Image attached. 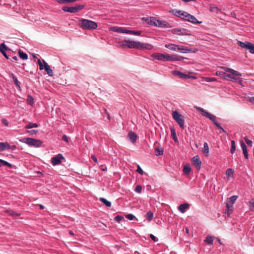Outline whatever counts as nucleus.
Here are the masks:
<instances>
[{
	"mask_svg": "<svg viewBox=\"0 0 254 254\" xmlns=\"http://www.w3.org/2000/svg\"><path fill=\"white\" fill-rule=\"evenodd\" d=\"M205 81L207 82H213L216 81V79L214 77H206Z\"/></svg>",
	"mask_w": 254,
	"mask_h": 254,
	"instance_id": "51",
	"label": "nucleus"
},
{
	"mask_svg": "<svg viewBox=\"0 0 254 254\" xmlns=\"http://www.w3.org/2000/svg\"><path fill=\"white\" fill-rule=\"evenodd\" d=\"M69 234H70V235H71V236H74V233L72 232V230H70V231H69Z\"/></svg>",
	"mask_w": 254,
	"mask_h": 254,
	"instance_id": "64",
	"label": "nucleus"
},
{
	"mask_svg": "<svg viewBox=\"0 0 254 254\" xmlns=\"http://www.w3.org/2000/svg\"><path fill=\"white\" fill-rule=\"evenodd\" d=\"M62 139L66 142H68V138L66 135H64L63 136Z\"/></svg>",
	"mask_w": 254,
	"mask_h": 254,
	"instance_id": "59",
	"label": "nucleus"
},
{
	"mask_svg": "<svg viewBox=\"0 0 254 254\" xmlns=\"http://www.w3.org/2000/svg\"><path fill=\"white\" fill-rule=\"evenodd\" d=\"M27 102L28 104L31 105L34 103V99L31 95H28Z\"/></svg>",
	"mask_w": 254,
	"mask_h": 254,
	"instance_id": "41",
	"label": "nucleus"
},
{
	"mask_svg": "<svg viewBox=\"0 0 254 254\" xmlns=\"http://www.w3.org/2000/svg\"><path fill=\"white\" fill-rule=\"evenodd\" d=\"M232 76H236V75H234L231 73H225V75L224 79H226V80H230L231 78L232 77Z\"/></svg>",
	"mask_w": 254,
	"mask_h": 254,
	"instance_id": "43",
	"label": "nucleus"
},
{
	"mask_svg": "<svg viewBox=\"0 0 254 254\" xmlns=\"http://www.w3.org/2000/svg\"><path fill=\"white\" fill-rule=\"evenodd\" d=\"M204 242L208 245H212L213 242V237L211 236H207L204 240Z\"/></svg>",
	"mask_w": 254,
	"mask_h": 254,
	"instance_id": "29",
	"label": "nucleus"
},
{
	"mask_svg": "<svg viewBox=\"0 0 254 254\" xmlns=\"http://www.w3.org/2000/svg\"><path fill=\"white\" fill-rule=\"evenodd\" d=\"M18 54L20 58L23 60H26L28 58V56L26 54L23 53L21 51H19Z\"/></svg>",
	"mask_w": 254,
	"mask_h": 254,
	"instance_id": "35",
	"label": "nucleus"
},
{
	"mask_svg": "<svg viewBox=\"0 0 254 254\" xmlns=\"http://www.w3.org/2000/svg\"><path fill=\"white\" fill-rule=\"evenodd\" d=\"M0 163L1 164L0 165V166H1L2 165L7 166L9 167V168L12 167V165L11 164L9 163L8 162H7L4 160L0 159Z\"/></svg>",
	"mask_w": 254,
	"mask_h": 254,
	"instance_id": "40",
	"label": "nucleus"
},
{
	"mask_svg": "<svg viewBox=\"0 0 254 254\" xmlns=\"http://www.w3.org/2000/svg\"><path fill=\"white\" fill-rule=\"evenodd\" d=\"M62 159H64L63 156L61 154H59L52 158V163L54 166L58 165L61 163Z\"/></svg>",
	"mask_w": 254,
	"mask_h": 254,
	"instance_id": "12",
	"label": "nucleus"
},
{
	"mask_svg": "<svg viewBox=\"0 0 254 254\" xmlns=\"http://www.w3.org/2000/svg\"><path fill=\"white\" fill-rule=\"evenodd\" d=\"M28 132L32 134L33 133H36L38 132V131L36 130H32L31 131H28Z\"/></svg>",
	"mask_w": 254,
	"mask_h": 254,
	"instance_id": "61",
	"label": "nucleus"
},
{
	"mask_svg": "<svg viewBox=\"0 0 254 254\" xmlns=\"http://www.w3.org/2000/svg\"><path fill=\"white\" fill-rule=\"evenodd\" d=\"M165 47L168 49H169L171 50L176 52L186 53L187 52H190L191 51L190 49L187 47L181 45H177L174 44H166L165 45Z\"/></svg>",
	"mask_w": 254,
	"mask_h": 254,
	"instance_id": "3",
	"label": "nucleus"
},
{
	"mask_svg": "<svg viewBox=\"0 0 254 254\" xmlns=\"http://www.w3.org/2000/svg\"><path fill=\"white\" fill-rule=\"evenodd\" d=\"M112 30L113 31L118 32V33H122L127 34V29L123 28V27H114L112 28Z\"/></svg>",
	"mask_w": 254,
	"mask_h": 254,
	"instance_id": "18",
	"label": "nucleus"
},
{
	"mask_svg": "<svg viewBox=\"0 0 254 254\" xmlns=\"http://www.w3.org/2000/svg\"><path fill=\"white\" fill-rule=\"evenodd\" d=\"M226 174L228 177H231L233 176V171L231 169H228L226 170Z\"/></svg>",
	"mask_w": 254,
	"mask_h": 254,
	"instance_id": "48",
	"label": "nucleus"
},
{
	"mask_svg": "<svg viewBox=\"0 0 254 254\" xmlns=\"http://www.w3.org/2000/svg\"><path fill=\"white\" fill-rule=\"evenodd\" d=\"M84 5H76L73 7L68 6H63L62 10L65 12H68L70 13H76L79 10H81L84 7Z\"/></svg>",
	"mask_w": 254,
	"mask_h": 254,
	"instance_id": "7",
	"label": "nucleus"
},
{
	"mask_svg": "<svg viewBox=\"0 0 254 254\" xmlns=\"http://www.w3.org/2000/svg\"><path fill=\"white\" fill-rule=\"evenodd\" d=\"M225 73L226 72L222 71H217L215 72V75L217 76H220V77L224 78L225 75Z\"/></svg>",
	"mask_w": 254,
	"mask_h": 254,
	"instance_id": "45",
	"label": "nucleus"
},
{
	"mask_svg": "<svg viewBox=\"0 0 254 254\" xmlns=\"http://www.w3.org/2000/svg\"><path fill=\"white\" fill-rule=\"evenodd\" d=\"M250 210H252V207L254 208V199H252L250 201Z\"/></svg>",
	"mask_w": 254,
	"mask_h": 254,
	"instance_id": "55",
	"label": "nucleus"
},
{
	"mask_svg": "<svg viewBox=\"0 0 254 254\" xmlns=\"http://www.w3.org/2000/svg\"><path fill=\"white\" fill-rule=\"evenodd\" d=\"M123 219V217L120 215H117L115 217V220L118 222H120Z\"/></svg>",
	"mask_w": 254,
	"mask_h": 254,
	"instance_id": "53",
	"label": "nucleus"
},
{
	"mask_svg": "<svg viewBox=\"0 0 254 254\" xmlns=\"http://www.w3.org/2000/svg\"><path fill=\"white\" fill-rule=\"evenodd\" d=\"M172 73L174 75L178 76L180 78H183V79H189V78H194V79L196 78V77H195L194 76H191L189 75L185 74L179 70H173L172 71Z\"/></svg>",
	"mask_w": 254,
	"mask_h": 254,
	"instance_id": "10",
	"label": "nucleus"
},
{
	"mask_svg": "<svg viewBox=\"0 0 254 254\" xmlns=\"http://www.w3.org/2000/svg\"><path fill=\"white\" fill-rule=\"evenodd\" d=\"M231 153L233 154L236 150V145L235 142L234 140H232L231 142Z\"/></svg>",
	"mask_w": 254,
	"mask_h": 254,
	"instance_id": "38",
	"label": "nucleus"
},
{
	"mask_svg": "<svg viewBox=\"0 0 254 254\" xmlns=\"http://www.w3.org/2000/svg\"><path fill=\"white\" fill-rule=\"evenodd\" d=\"M22 142L30 146L36 147H39L42 143V142L40 140L28 137L23 138L22 139Z\"/></svg>",
	"mask_w": 254,
	"mask_h": 254,
	"instance_id": "5",
	"label": "nucleus"
},
{
	"mask_svg": "<svg viewBox=\"0 0 254 254\" xmlns=\"http://www.w3.org/2000/svg\"><path fill=\"white\" fill-rule=\"evenodd\" d=\"M196 109L198 110L199 111H200L202 115L203 116H205L206 117V118H208L209 120H210L212 122H213V121H215V120H216V116H215L214 115H213L212 114H211L210 113H209V112H208L207 111H205V110H204L203 108H200V107H196Z\"/></svg>",
	"mask_w": 254,
	"mask_h": 254,
	"instance_id": "9",
	"label": "nucleus"
},
{
	"mask_svg": "<svg viewBox=\"0 0 254 254\" xmlns=\"http://www.w3.org/2000/svg\"><path fill=\"white\" fill-rule=\"evenodd\" d=\"M38 127V125L35 123H29L25 127L26 128H31L33 127Z\"/></svg>",
	"mask_w": 254,
	"mask_h": 254,
	"instance_id": "33",
	"label": "nucleus"
},
{
	"mask_svg": "<svg viewBox=\"0 0 254 254\" xmlns=\"http://www.w3.org/2000/svg\"><path fill=\"white\" fill-rule=\"evenodd\" d=\"M99 200L103 202L106 206L110 207L111 206V202L107 200L106 199L103 197H100Z\"/></svg>",
	"mask_w": 254,
	"mask_h": 254,
	"instance_id": "28",
	"label": "nucleus"
},
{
	"mask_svg": "<svg viewBox=\"0 0 254 254\" xmlns=\"http://www.w3.org/2000/svg\"><path fill=\"white\" fill-rule=\"evenodd\" d=\"M142 20H145L147 24L150 25L158 26L160 27H165L166 25L164 22L159 20H157L153 17L142 18Z\"/></svg>",
	"mask_w": 254,
	"mask_h": 254,
	"instance_id": "4",
	"label": "nucleus"
},
{
	"mask_svg": "<svg viewBox=\"0 0 254 254\" xmlns=\"http://www.w3.org/2000/svg\"><path fill=\"white\" fill-rule=\"evenodd\" d=\"M43 63L45 64V70L47 74L51 76H53V71L50 67V66L44 61L43 60Z\"/></svg>",
	"mask_w": 254,
	"mask_h": 254,
	"instance_id": "17",
	"label": "nucleus"
},
{
	"mask_svg": "<svg viewBox=\"0 0 254 254\" xmlns=\"http://www.w3.org/2000/svg\"><path fill=\"white\" fill-rule=\"evenodd\" d=\"M182 15L185 18L186 20L192 22L193 23H199L200 22L197 21V19L194 16L189 14L187 12H184L182 13Z\"/></svg>",
	"mask_w": 254,
	"mask_h": 254,
	"instance_id": "11",
	"label": "nucleus"
},
{
	"mask_svg": "<svg viewBox=\"0 0 254 254\" xmlns=\"http://www.w3.org/2000/svg\"><path fill=\"white\" fill-rule=\"evenodd\" d=\"M39 65V69L40 70H43V69H45V64L43 63V64L42 63V62L41 61V60L40 59H39L38 60V62H37Z\"/></svg>",
	"mask_w": 254,
	"mask_h": 254,
	"instance_id": "47",
	"label": "nucleus"
},
{
	"mask_svg": "<svg viewBox=\"0 0 254 254\" xmlns=\"http://www.w3.org/2000/svg\"><path fill=\"white\" fill-rule=\"evenodd\" d=\"M238 198V196L237 195H233L230 198H228L229 200V203L230 205H232L235 202L236 200H237Z\"/></svg>",
	"mask_w": 254,
	"mask_h": 254,
	"instance_id": "30",
	"label": "nucleus"
},
{
	"mask_svg": "<svg viewBox=\"0 0 254 254\" xmlns=\"http://www.w3.org/2000/svg\"><path fill=\"white\" fill-rule=\"evenodd\" d=\"M250 101L251 103L254 104V96L251 97L250 99Z\"/></svg>",
	"mask_w": 254,
	"mask_h": 254,
	"instance_id": "62",
	"label": "nucleus"
},
{
	"mask_svg": "<svg viewBox=\"0 0 254 254\" xmlns=\"http://www.w3.org/2000/svg\"><path fill=\"white\" fill-rule=\"evenodd\" d=\"M8 48L6 47L4 43H2L0 44V52L2 54V55L4 56V57L8 59V57L5 51L8 50Z\"/></svg>",
	"mask_w": 254,
	"mask_h": 254,
	"instance_id": "14",
	"label": "nucleus"
},
{
	"mask_svg": "<svg viewBox=\"0 0 254 254\" xmlns=\"http://www.w3.org/2000/svg\"><path fill=\"white\" fill-rule=\"evenodd\" d=\"M142 190V187L140 185L137 186L135 188V191L137 193H141Z\"/></svg>",
	"mask_w": 254,
	"mask_h": 254,
	"instance_id": "49",
	"label": "nucleus"
},
{
	"mask_svg": "<svg viewBox=\"0 0 254 254\" xmlns=\"http://www.w3.org/2000/svg\"><path fill=\"white\" fill-rule=\"evenodd\" d=\"M209 147L208 144L206 142H204L203 144V147L202 148V152L206 157L209 155Z\"/></svg>",
	"mask_w": 254,
	"mask_h": 254,
	"instance_id": "22",
	"label": "nucleus"
},
{
	"mask_svg": "<svg viewBox=\"0 0 254 254\" xmlns=\"http://www.w3.org/2000/svg\"><path fill=\"white\" fill-rule=\"evenodd\" d=\"M240 144L242 148L245 158L246 159H248L249 154L246 144L242 140L240 141Z\"/></svg>",
	"mask_w": 254,
	"mask_h": 254,
	"instance_id": "16",
	"label": "nucleus"
},
{
	"mask_svg": "<svg viewBox=\"0 0 254 254\" xmlns=\"http://www.w3.org/2000/svg\"><path fill=\"white\" fill-rule=\"evenodd\" d=\"M152 57L160 61H164V54L162 53H157L156 54H153Z\"/></svg>",
	"mask_w": 254,
	"mask_h": 254,
	"instance_id": "20",
	"label": "nucleus"
},
{
	"mask_svg": "<svg viewBox=\"0 0 254 254\" xmlns=\"http://www.w3.org/2000/svg\"><path fill=\"white\" fill-rule=\"evenodd\" d=\"M237 76H232V77L231 78L230 80H233V81H239V82H241V79L238 78V77H237Z\"/></svg>",
	"mask_w": 254,
	"mask_h": 254,
	"instance_id": "54",
	"label": "nucleus"
},
{
	"mask_svg": "<svg viewBox=\"0 0 254 254\" xmlns=\"http://www.w3.org/2000/svg\"><path fill=\"white\" fill-rule=\"evenodd\" d=\"M1 122L5 126H8V122H7V121L5 119H2L1 120Z\"/></svg>",
	"mask_w": 254,
	"mask_h": 254,
	"instance_id": "58",
	"label": "nucleus"
},
{
	"mask_svg": "<svg viewBox=\"0 0 254 254\" xmlns=\"http://www.w3.org/2000/svg\"><path fill=\"white\" fill-rule=\"evenodd\" d=\"M119 46L122 48H127L129 49H137L140 50H148L153 49V46L148 43H141L139 41H130L125 40L119 43Z\"/></svg>",
	"mask_w": 254,
	"mask_h": 254,
	"instance_id": "1",
	"label": "nucleus"
},
{
	"mask_svg": "<svg viewBox=\"0 0 254 254\" xmlns=\"http://www.w3.org/2000/svg\"><path fill=\"white\" fill-rule=\"evenodd\" d=\"M173 118L176 121L180 127L184 129V119L183 117L180 115L177 111H175L173 112Z\"/></svg>",
	"mask_w": 254,
	"mask_h": 254,
	"instance_id": "6",
	"label": "nucleus"
},
{
	"mask_svg": "<svg viewBox=\"0 0 254 254\" xmlns=\"http://www.w3.org/2000/svg\"><path fill=\"white\" fill-rule=\"evenodd\" d=\"M7 212L9 214V215L13 216H18L20 215V214H18L16 212L12 211V210H8Z\"/></svg>",
	"mask_w": 254,
	"mask_h": 254,
	"instance_id": "46",
	"label": "nucleus"
},
{
	"mask_svg": "<svg viewBox=\"0 0 254 254\" xmlns=\"http://www.w3.org/2000/svg\"><path fill=\"white\" fill-rule=\"evenodd\" d=\"M126 218L130 220H132L135 218V216L133 214H128L126 215Z\"/></svg>",
	"mask_w": 254,
	"mask_h": 254,
	"instance_id": "52",
	"label": "nucleus"
},
{
	"mask_svg": "<svg viewBox=\"0 0 254 254\" xmlns=\"http://www.w3.org/2000/svg\"><path fill=\"white\" fill-rule=\"evenodd\" d=\"M174 55H170L168 54H164V61H173Z\"/></svg>",
	"mask_w": 254,
	"mask_h": 254,
	"instance_id": "34",
	"label": "nucleus"
},
{
	"mask_svg": "<svg viewBox=\"0 0 254 254\" xmlns=\"http://www.w3.org/2000/svg\"><path fill=\"white\" fill-rule=\"evenodd\" d=\"M127 34L135 35H140L141 34V31H133V30H127Z\"/></svg>",
	"mask_w": 254,
	"mask_h": 254,
	"instance_id": "32",
	"label": "nucleus"
},
{
	"mask_svg": "<svg viewBox=\"0 0 254 254\" xmlns=\"http://www.w3.org/2000/svg\"><path fill=\"white\" fill-rule=\"evenodd\" d=\"M191 171V168L189 166H185L183 169V172L184 173L188 175L190 174Z\"/></svg>",
	"mask_w": 254,
	"mask_h": 254,
	"instance_id": "36",
	"label": "nucleus"
},
{
	"mask_svg": "<svg viewBox=\"0 0 254 254\" xmlns=\"http://www.w3.org/2000/svg\"><path fill=\"white\" fill-rule=\"evenodd\" d=\"M192 163L197 169H200L201 161L200 160L198 156H195L192 158Z\"/></svg>",
	"mask_w": 254,
	"mask_h": 254,
	"instance_id": "13",
	"label": "nucleus"
},
{
	"mask_svg": "<svg viewBox=\"0 0 254 254\" xmlns=\"http://www.w3.org/2000/svg\"><path fill=\"white\" fill-rule=\"evenodd\" d=\"M150 237L154 242H156L158 241V239L156 237H155L153 234H150Z\"/></svg>",
	"mask_w": 254,
	"mask_h": 254,
	"instance_id": "57",
	"label": "nucleus"
},
{
	"mask_svg": "<svg viewBox=\"0 0 254 254\" xmlns=\"http://www.w3.org/2000/svg\"><path fill=\"white\" fill-rule=\"evenodd\" d=\"M184 31L185 29L183 28H174L172 30V33L179 35L184 34Z\"/></svg>",
	"mask_w": 254,
	"mask_h": 254,
	"instance_id": "23",
	"label": "nucleus"
},
{
	"mask_svg": "<svg viewBox=\"0 0 254 254\" xmlns=\"http://www.w3.org/2000/svg\"><path fill=\"white\" fill-rule=\"evenodd\" d=\"M184 59L183 57H178L175 55H174L173 61H182Z\"/></svg>",
	"mask_w": 254,
	"mask_h": 254,
	"instance_id": "44",
	"label": "nucleus"
},
{
	"mask_svg": "<svg viewBox=\"0 0 254 254\" xmlns=\"http://www.w3.org/2000/svg\"><path fill=\"white\" fill-rule=\"evenodd\" d=\"M78 26L83 30H92L97 28V23L86 19H81L78 21Z\"/></svg>",
	"mask_w": 254,
	"mask_h": 254,
	"instance_id": "2",
	"label": "nucleus"
},
{
	"mask_svg": "<svg viewBox=\"0 0 254 254\" xmlns=\"http://www.w3.org/2000/svg\"><path fill=\"white\" fill-rule=\"evenodd\" d=\"M91 158L95 162H96L97 163H98L97 159L96 158V157H95V155H91Z\"/></svg>",
	"mask_w": 254,
	"mask_h": 254,
	"instance_id": "60",
	"label": "nucleus"
},
{
	"mask_svg": "<svg viewBox=\"0 0 254 254\" xmlns=\"http://www.w3.org/2000/svg\"><path fill=\"white\" fill-rule=\"evenodd\" d=\"M237 43L241 48L248 49L251 53L254 54V44L249 42H243L240 41Z\"/></svg>",
	"mask_w": 254,
	"mask_h": 254,
	"instance_id": "8",
	"label": "nucleus"
},
{
	"mask_svg": "<svg viewBox=\"0 0 254 254\" xmlns=\"http://www.w3.org/2000/svg\"><path fill=\"white\" fill-rule=\"evenodd\" d=\"M153 212H152L151 211H149L147 212L146 215H145V217H146V219L148 221H150L151 220H152L153 218Z\"/></svg>",
	"mask_w": 254,
	"mask_h": 254,
	"instance_id": "27",
	"label": "nucleus"
},
{
	"mask_svg": "<svg viewBox=\"0 0 254 254\" xmlns=\"http://www.w3.org/2000/svg\"><path fill=\"white\" fill-rule=\"evenodd\" d=\"M215 125L219 129H220L222 131L225 133H226V130H225L220 125V124L216 121L213 122Z\"/></svg>",
	"mask_w": 254,
	"mask_h": 254,
	"instance_id": "42",
	"label": "nucleus"
},
{
	"mask_svg": "<svg viewBox=\"0 0 254 254\" xmlns=\"http://www.w3.org/2000/svg\"><path fill=\"white\" fill-rule=\"evenodd\" d=\"M171 136H172L173 139H174V140L175 141H177L178 138L176 136L175 129L173 127H172L171 128Z\"/></svg>",
	"mask_w": 254,
	"mask_h": 254,
	"instance_id": "31",
	"label": "nucleus"
},
{
	"mask_svg": "<svg viewBox=\"0 0 254 254\" xmlns=\"http://www.w3.org/2000/svg\"><path fill=\"white\" fill-rule=\"evenodd\" d=\"M220 68L223 69L224 71L229 72L231 73H233L234 75H236V76H241L242 75V74L240 72H239L233 69L230 68L225 67V66H221V67H220Z\"/></svg>",
	"mask_w": 254,
	"mask_h": 254,
	"instance_id": "15",
	"label": "nucleus"
},
{
	"mask_svg": "<svg viewBox=\"0 0 254 254\" xmlns=\"http://www.w3.org/2000/svg\"><path fill=\"white\" fill-rule=\"evenodd\" d=\"M11 148L10 145L7 142H0V150L3 151L6 149H9Z\"/></svg>",
	"mask_w": 254,
	"mask_h": 254,
	"instance_id": "21",
	"label": "nucleus"
},
{
	"mask_svg": "<svg viewBox=\"0 0 254 254\" xmlns=\"http://www.w3.org/2000/svg\"><path fill=\"white\" fill-rule=\"evenodd\" d=\"M12 61H17L18 58L16 56H14L12 57Z\"/></svg>",
	"mask_w": 254,
	"mask_h": 254,
	"instance_id": "63",
	"label": "nucleus"
},
{
	"mask_svg": "<svg viewBox=\"0 0 254 254\" xmlns=\"http://www.w3.org/2000/svg\"><path fill=\"white\" fill-rule=\"evenodd\" d=\"M155 154L158 155H161L163 153V150L161 148L157 147L155 150Z\"/></svg>",
	"mask_w": 254,
	"mask_h": 254,
	"instance_id": "37",
	"label": "nucleus"
},
{
	"mask_svg": "<svg viewBox=\"0 0 254 254\" xmlns=\"http://www.w3.org/2000/svg\"><path fill=\"white\" fill-rule=\"evenodd\" d=\"M128 137L131 142L134 143L137 138V135L134 132L130 131L128 134Z\"/></svg>",
	"mask_w": 254,
	"mask_h": 254,
	"instance_id": "19",
	"label": "nucleus"
},
{
	"mask_svg": "<svg viewBox=\"0 0 254 254\" xmlns=\"http://www.w3.org/2000/svg\"><path fill=\"white\" fill-rule=\"evenodd\" d=\"M137 172L141 175H142L143 174V171L139 165H137Z\"/></svg>",
	"mask_w": 254,
	"mask_h": 254,
	"instance_id": "56",
	"label": "nucleus"
},
{
	"mask_svg": "<svg viewBox=\"0 0 254 254\" xmlns=\"http://www.w3.org/2000/svg\"><path fill=\"white\" fill-rule=\"evenodd\" d=\"M244 139L246 141V142L247 143V144L250 146H252V141L251 140H250V139H249L247 137H244Z\"/></svg>",
	"mask_w": 254,
	"mask_h": 254,
	"instance_id": "50",
	"label": "nucleus"
},
{
	"mask_svg": "<svg viewBox=\"0 0 254 254\" xmlns=\"http://www.w3.org/2000/svg\"><path fill=\"white\" fill-rule=\"evenodd\" d=\"M9 76L12 78L13 81L18 88H20V82L18 81L17 78L12 73H9Z\"/></svg>",
	"mask_w": 254,
	"mask_h": 254,
	"instance_id": "26",
	"label": "nucleus"
},
{
	"mask_svg": "<svg viewBox=\"0 0 254 254\" xmlns=\"http://www.w3.org/2000/svg\"><path fill=\"white\" fill-rule=\"evenodd\" d=\"M226 207L227 209L225 210V213H227L229 216L233 212V206L232 205H230L229 203H227Z\"/></svg>",
	"mask_w": 254,
	"mask_h": 254,
	"instance_id": "25",
	"label": "nucleus"
},
{
	"mask_svg": "<svg viewBox=\"0 0 254 254\" xmlns=\"http://www.w3.org/2000/svg\"><path fill=\"white\" fill-rule=\"evenodd\" d=\"M189 207V204L188 203H184L181 204L179 207V210L182 213H184L185 211V209H188Z\"/></svg>",
	"mask_w": 254,
	"mask_h": 254,
	"instance_id": "24",
	"label": "nucleus"
},
{
	"mask_svg": "<svg viewBox=\"0 0 254 254\" xmlns=\"http://www.w3.org/2000/svg\"><path fill=\"white\" fill-rule=\"evenodd\" d=\"M184 11H182L181 10H173L172 12L174 13V14L177 16L182 17V16H183L182 15V13H184Z\"/></svg>",
	"mask_w": 254,
	"mask_h": 254,
	"instance_id": "39",
	"label": "nucleus"
}]
</instances>
